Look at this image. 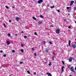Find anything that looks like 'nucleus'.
Wrapping results in <instances>:
<instances>
[{"label": "nucleus", "instance_id": "19", "mask_svg": "<svg viewBox=\"0 0 76 76\" xmlns=\"http://www.w3.org/2000/svg\"><path fill=\"white\" fill-rule=\"evenodd\" d=\"M24 38L25 39H26L27 38V36H24Z\"/></svg>", "mask_w": 76, "mask_h": 76}, {"label": "nucleus", "instance_id": "49", "mask_svg": "<svg viewBox=\"0 0 76 76\" xmlns=\"http://www.w3.org/2000/svg\"><path fill=\"white\" fill-rule=\"evenodd\" d=\"M64 21H66V19H65Z\"/></svg>", "mask_w": 76, "mask_h": 76}, {"label": "nucleus", "instance_id": "2", "mask_svg": "<svg viewBox=\"0 0 76 76\" xmlns=\"http://www.w3.org/2000/svg\"><path fill=\"white\" fill-rule=\"evenodd\" d=\"M71 72H73L74 73H75V71H74V68H73V66H72L71 67Z\"/></svg>", "mask_w": 76, "mask_h": 76}, {"label": "nucleus", "instance_id": "10", "mask_svg": "<svg viewBox=\"0 0 76 76\" xmlns=\"http://www.w3.org/2000/svg\"><path fill=\"white\" fill-rule=\"evenodd\" d=\"M72 47H73V48H76V45L75 44H73L72 45Z\"/></svg>", "mask_w": 76, "mask_h": 76}, {"label": "nucleus", "instance_id": "31", "mask_svg": "<svg viewBox=\"0 0 76 76\" xmlns=\"http://www.w3.org/2000/svg\"><path fill=\"white\" fill-rule=\"evenodd\" d=\"M36 74H37V72H34V75H36Z\"/></svg>", "mask_w": 76, "mask_h": 76}, {"label": "nucleus", "instance_id": "29", "mask_svg": "<svg viewBox=\"0 0 76 76\" xmlns=\"http://www.w3.org/2000/svg\"><path fill=\"white\" fill-rule=\"evenodd\" d=\"M31 49H32V51H34V48H32Z\"/></svg>", "mask_w": 76, "mask_h": 76}, {"label": "nucleus", "instance_id": "53", "mask_svg": "<svg viewBox=\"0 0 76 76\" xmlns=\"http://www.w3.org/2000/svg\"><path fill=\"white\" fill-rule=\"evenodd\" d=\"M75 23L76 24V21H75Z\"/></svg>", "mask_w": 76, "mask_h": 76}, {"label": "nucleus", "instance_id": "20", "mask_svg": "<svg viewBox=\"0 0 76 76\" xmlns=\"http://www.w3.org/2000/svg\"><path fill=\"white\" fill-rule=\"evenodd\" d=\"M12 53H15V50H12Z\"/></svg>", "mask_w": 76, "mask_h": 76}, {"label": "nucleus", "instance_id": "41", "mask_svg": "<svg viewBox=\"0 0 76 76\" xmlns=\"http://www.w3.org/2000/svg\"><path fill=\"white\" fill-rule=\"evenodd\" d=\"M57 11L59 13L60 12V10H58Z\"/></svg>", "mask_w": 76, "mask_h": 76}, {"label": "nucleus", "instance_id": "56", "mask_svg": "<svg viewBox=\"0 0 76 76\" xmlns=\"http://www.w3.org/2000/svg\"><path fill=\"white\" fill-rule=\"evenodd\" d=\"M75 43L76 44V42H75Z\"/></svg>", "mask_w": 76, "mask_h": 76}, {"label": "nucleus", "instance_id": "50", "mask_svg": "<svg viewBox=\"0 0 76 76\" xmlns=\"http://www.w3.org/2000/svg\"><path fill=\"white\" fill-rule=\"evenodd\" d=\"M68 15H70V14H68Z\"/></svg>", "mask_w": 76, "mask_h": 76}, {"label": "nucleus", "instance_id": "11", "mask_svg": "<svg viewBox=\"0 0 76 76\" xmlns=\"http://www.w3.org/2000/svg\"><path fill=\"white\" fill-rule=\"evenodd\" d=\"M65 67L64 66H62V72H63V71H64V68Z\"/></svg>", "mask_w": 76, "mask_h": 76}, {"label": "nucleus", "instance_id": "33", "mask_svg": "<svg viewBox=\"0 0 76 76\" xmlns=\"http://www.w3.org/2000/svg\"><path fill=\"white\" fill-rule=\"evenodd\" d=\"M53 55H56V54H55V53L54 52H53Z\"/></svg>", "mask_w": 76, "mask_h": 76}, {"label": "nucleus", "instance_id": "25", "mask_svg": "<svg viewBox=\"0 0 76 76\" xmlns=\"http://www.w3.org/2000/svg\"><path fill=\"white\" fill-rule=\"evenodd\" d=\"M27 73L28 74H30V72L29 71H27Z\"/></svg>", "mask_w": 76, "mask_h": 76}, {"label": "nucleus", "instance_id": "38", "mask_svg": "<svg viewBox=\"0 0 76 76\" xmlns=\"http://www.w3.org/2000/svg\"><path fill=\"white\" fill-rule=\"evenodd\" d=\"M9 22H12V21L10 20H9Z\"/></svg>", "mask_w": 76, "mask_h": 76}, {"label": "nucleus", "instance_id": "58", "mask_svg": "<svg viewBox=\"0 0 76 76\" xmlns=\"http://www.w3.org/2000/svg\"><path fill=\"white\" fill-rule=\"evenodd\" d=\"M10 76H11V75H10Z\"/></svg>", "mask_w": 76, "mask_h": 76}, {"label": "nucleus", "instance_id": "46", "mask_svg": "<svg viewBox=\"0 0 76 76\" xmlns=\"http://www.w3.org/2000/svg\"><path fill=\"white\" fill-rule=\"evenodd\" d=\"M21 33H23V31H22Z\"/></svg>", "mask_w": 76, "mask_h": 76}, {"label": "nucleus", "instance_id": "57", "mask_svg": "<svg viewBox=\"0 0 76 76\" xmlns=\"http://www.w3.org/2000/svg\"><path fill=\"white\" fill-rule=\"evenodd\" d=\"M12 0V1H13V0Z\"/></svg>", "mask_w": 76, "mask_h": 76}, {"label": "nucleus", "instance_id": "7", "mask_svg": "<svg viewBox=\"0 0 76 76\" xmlns=\"http://www.w3.org/2000/svg\"><path fill=\"white\" fill-rule=\"evenodd\" d=\"M46 75H48V76H52V75H51V74L50 73H47Z\"/></svg>", "mask_w": 76, "mask_h": 76}, {"label": "nucleus", "instance_id": "8", "mask_svg": "<svg viewBox=\"0 0 76 76\" xmlns=\"http://www.w3.org/2000/svg\"><path fill=\"white\" fill-rule=\"evenodd\" d=\"M19 19H20V18H19L18 17H17L16 18V20L17 21H19Z\"/></svg>", "mask_w": 76, "mask_h": 76}, {"label": "nucleus", "instance_id": "13", "mask_svg": "<svg viewBox=\"0 0 76 76\" xmlns=\"http://www.w3.org/2000/svg\"><path fill=\"white\" fill-rule=\"evenodd\" d=\"M51 65H52V64H51V62H50L49 64V66H51Z\"/></svg>", "mask_w": 76, "mask_h": 76}, {"label": "nucleus", "instance_id": "40", "mask_svg": "<svg viewBox=\"0 0 76 76\" xmlns=\"http://www.w3.org/2000/svg\"><path fill=\"white\" fill-rule=\"evenodd\" d=\"M8 36H10V34H8Z\"/></svg>", "mask_w": 76, "mask_h": 76}, {"label": "nucleus", "instance_id": "17", "mask_svg": "<svg viewBox=\"0 0 76 76\" xmlns=\"http://www.w3.org/2000/svg\"><path fill=\"white\" fill-rule=\"evenodd\" d=\"M33 19H34L35 20H37V19H36L34 17H33Z\"/></svg>", "mask_w": 76, "mask_h": 76}, {"label": "nucleus", "instance_id": "24", "mask_svg": "<svg viewBox=\"0 0 76 76\" xmlns=\"http://www.w3.org/2000/svg\"><path fill=\"white\" fill-rule=\"evenodd\" d=\"M4 26L5 27V28H6V24H5L4 23Z\"/></svg>", "mask_w": 76, "mask_h": 76}, {"label": "nucleus", "instance_id": "16", "mask_svg": "<svg viewBox=\"0 0 76 76\" xmlns=\"http://www.w3.org/2000/svg\"><path fill=\"white\" fill-rule=\"evenodd\" d=\"M40 17L41 18H42V19L44 18V16L42 15H41Z\"/></svg>", "mask_w": 76, "mask_h": 76}, {"label": "nucleus", "instance_id": "43", "mask_svg": "<svg viewBox=\"0 0 76 76\" xmlns=\"http://www.w3.org/2000/svg\"><path fill=\"white\" fill-rule=\"evenodd\" d=\"M21 46H23V44H21Z\"/></svg>", "mask_w": 76, "mask_h": 76}, {"label": "nucleus", "instance_id": "47", "mask_svg": "<svg viewBox=\"0 0 76 76\" xmlns=\"http://www.w3.org/2000/svg\"><path fill=\"white\" fill-rule=\"evenodd\" d=\"M75 70H76V66L75 68Z\"/></svg>", "mask_w": 76, "mask_h": 76}, {"label": "nucleus", "instance_id": "32", "mask_svg": "<svg viewBox=\"0 0 76 76\" xmlns=\"http://www.w3.org/2000/svg\"><path fill=\"white\" fill-rule=\"evenodd\" d=\"M76 7H74V10H76Z\"/></svg>", "mask_w": 76, "mask_h": 76}, {"label": "nucleus", "instance_id": "54", "mask_svg": "<svg viewBox=\"0 0 76 76\" xmlns=\"http://www.w3.org/2000/svg\"><path fill=\"white\" fill-rule=\"evenodd\" d=\"M75 41H76V39H75Z\"/></svg>", "mask_w": 76, "mask_h": 76}, {"label": "nucleus", "instance_id": "60", "mask_svg": "<svg viewBox=\"0 0 76 76\" xmlns=\"http://www.w3.org/2000/svg\"><path fill=\"white\" fill-rule=\"evenodd\" d=\"M75 18H76V17H75Z\"/></svg>", "mask_w": 76, "mask_h": 76}, {"label": "nucleus", "instance_id": "9", "mask_svg": "<svg viewBox=\"0 0 76 76\" xmlns=\"http://www.w3.org/2000/svg\"><path fill=\"white\" fill-rule=\"evenodd\" d=\"M42 21L40 20L38 22V23H39V25H41V24L42 23Z\"/></svg>", "mask_w": 76, "mask_h": 76}, {"label": "nucleus", "instance_id": "27", "mask_svg": "<svg viewBox=\"0 0 76 76\" xmlns=\"http://www.w3.org/2000/svg\"><path fill=\"white\" fill-rule=\"evenodd\" d=\"M34 34L35 35H37V33L36 32H35L34 33Z\"/></svg>", "mask_w": 76, "mask_h": 76}, {"label": "nucleus", "instance_id": "36", "mask_svg": "<svg viewBox=\"0 0 76 76\" xmlns=\"http://www.w3.org/2000/svg\"><path fill=\"white\" fill-rule=\"evenodd\" d=\"M34 55L35 56H37V54H36V53H34Z\"/></svg>", "mask_w": 76, "mask_h": 76}, {"label": "nucleus", "instance_id": "1", "mask_svg": "<svg viewBox=\"0 0 76 76\" xmlns=\"http://www.w3.org/2000/svg\"><path fill=\"white\" fill-rule=\"evenodd\" d=\"M45 53H49V48H46L45 50Z\"/></svg>", "mask_w": 76, "mask_h": 76}, {"label": "nucleus", "instance_id": "42", "mask_svg": "<svg viewBox=\"0 0 76 76\" xmlns=\"http://www.w3.org/2000/svg\"><path fill=\"white\" fill-rule=\"evenodd\" d=\"M0 52L2 53H3V51L2 50H1L0 51Z\"/></svg>", "mask_w": 76, "mask_h": 76}, {"label": "nucleus", "instance_id": "3", "mask_svg": "<svg viewBox=\"0 0 76 76\" xmlns=\"http://www.w3.org/2000/svg\"><path fill=\"white\" fill-rule=\"evenodd\" d=\"M37 1L38 2V4H41V3H42V2H43V1H42V0H39Z\"/></svg>", "mask_w": 76, "mask_h": 76}, {"label": "nucleus", "instance_id": "55", "mask_svg": "<svg viewBox=\"0 0 76 76\" xmlns=\"http://www.w3.org/2000/svg\"><path fill=\"white\" fill-rule=\"evenodd\" d=\"M53 39H54V38H53Z\"/></svg>", "mask_w": 76, "mask_h": 76}, {"label": "nucleus", "instance_id": "30", "mask_svg": "<svg viewBox=\"0 0 76 76\" xmlns=\"http://www.w3.org/2000/svg\"><path fill=\"white\" fill-rule=\"evenodd\" d=\"M62 62L63 64H64V61H62Z\"/></svg>", "mask_w": 76, "mask_h": 76}, {"label": "nucleus", "instance_id": "39", "mask_svg": "<svg viewBox=\"0 0 76 76\" xmlns=\"http://www.w3.org/2000/svg\"><path fill=\"white\" fill-rule=\"evenodd\" d=\"M68 28H69V29H70V28H71V27H70V26H69Z\"/></svg>", "mask_w": 76, "mask_h": 76}, {"label": "nucleus", "instance_id": "6", "mask_svg": "<svg viewBox=\"0 0 76 76\" xmlns=\"http://www.w3.org/2000/svg\"><path fill=\"white\" fill-rule=\"evenodd\" d=\"M72 59H73V58H72V57H70V58L69 59V61L71 62L72 61Z\"/></svg>", "mask_w": 76, "mask_h": 76}, {"label": "nucleus", "instance_id": "14", "mask_svg": "<svg viewBox=\"0 0 76 76\" xmlns=\"http://www.w3.org/2000/svg\"><path fill=\"white\" fill-rule=\"evenodd\" d=\"M7 43L8 45H9L10 44V42L8 41L7 42Z\"/></svg>", "mask_w": 76, "mask_h": 76}, {"label": "nucleus", "instance_id": "59", "mask_svg": "<svg viewBox=\"0 0 76 76\" xmlns=\"http://www.w3.org/2000/svg\"><path fill=\"white\" fill-rule=\"evenodd\" d=\"M69 66H70V65H69Z\"/></svg>", "mask_w": 76, "mask_h": 76}, {"label": "nucleus", "instance_id": "35", "mask_svg": "<svg viewBox=\"0 0 76 76\" xmlns=\"http://www.w3.org/2000/svg\"><path fill=\"white\" fill-rule=\"evenodd\" d=\"M20 64H23V62H20Z\"/></svg>", "mask_w": 76, "mask_h": 76}, {"label": "nucleus", "instance_id": "44", "mask_svg": "<svg viewBox=\"0 0 76 76\" xmlns=\"http://www.w3.org/2000/svg\"><path fill=\"white\" fill-rule=\"evenodd\" d=\"M47 6L48 7H49V4H48Z\"/></svg>", "mask_w": 76, "mask_h": 76}, {"label": "nucleus", "instance_id": "28", "mask_svg": "<svg viewBox=\"0 0 76 76\" xmlns=\"http://www.w3.org/2000/svg\"><path fill=\"white\" fill-rule=\"evenodd\" d=\"M4 57H6V54H4Z\"/></svg>", "mask_w": 76, "mask_h": 76}, {"label": "nucleus", "instance_id": "21", "mask_svg": "<svg viewBox=\"0 0 76 76\" xmlns=\"http://www.w3.org/2000/svg\"><path fill=\"white\" fill-rule=\"evenodd\" d=\"M70 7H66V9L67 10H68V9H70Z\"/></svg>", "mask_w": 76, "mask_h": 76}, {"label": "nucleus", "instance_id": "23", "mask_svg": "<svg viewBox=\"0 0 76 76\" xmlns=\"http://www.w3.org/2000/svg\"><path fill=\"white\" fill-rule=\"evenodd\" d=\"M21 52H22V53H23V49H21Z\"/></svg>", "mask_w": 76, "mask_h": 76}, {"label": "nucleus", "instance_id": "4", "mask_svg": "<svg viewBox=\"0 0 76 76\" xmlns=\"http://www.w3.org/2000/svg\"><path fill=\"white\" fill-rule=\"evenodd\" d=\"M60 29H57L56 31V34H59L60 33Z\"/></svg>", "mask_w": 76, "mask_h": 76}, {"label": "nucleus", "instance_id": "15", "mask_svg": "<svg viewBox=\"0 0 76 76\" xmlns=\"http://www.w3.org/2000/svg\"><path fill=\"white\" fill-rule=\"evenodd\" d=\"M69 46H70V42H70V40H69Z\"/></svg>", "mask_w": 76, "mask_h": 76}, {"label": "nucleus", "instance_id": "5", "mask_svg": "<svg viewBox=\"0 0 76 76\" xmlns=\"http://www.w3.org/2000/svg\"><path fill=\"white\" fill-rule=\"evenodd\" d=\"M74 3V1H71V3L70 4V6H72L73 5V3Z\"/></svg>", "mask_w": 76, "mask_h": 76}, {"label": "nucleus", "instance_id": "12", "mask_svg": "<svg viewBox=\"0 0 76 76\" xmlns=\"http://www.w3.org/2000/svg\"><path fill=\"white\" fill-rule=\"evenodd\" d=\"M46 42L45 41H42V43L43 44H44V45H45V43H46Z\"/></svg>", "mask_w": 76, "mask_h": 76}, {"label": "nucleus", "instance_id": "52", "mask_svg": "<svg viewBox=\"0 0 76 76\" xmlns=\"http://www.w3.org/2000/svg\"><path fill=\"white\" fill-rule=\"evenodd\" d=\"M12 8H15V7H12Z\"/></svg>", "mask_w": 76, "mask_h": 76}, {"label": "nucleus", "instance_id": "18", "mask_svg": "<svg viewBox=\"0 0 76 76\" xmlns=\"http://www.w3.org/2000/svg\"><path fill=\"white\" fill-rule=\"evenodd\" d=\"M50 8H51V9H53V8H54V6H51Z\"/></svg>", "mask_w": 76, "mask_h": 76}, {"label": "nucleus", "instance_id": "37", "mask_svg": "<svg viewBox=\"0 0 76 76\" xmlns=\"http://www.w3.org/2000/svg\"><path fill=\"white\" fill-rule=\"evenodd\" d=\"M70 10H68V12H70Z\"/></svg>", "mask_w": 76, "mask_h": 76}, {"label": "nucleus", "instance_id": "22", "mask_svg": "<svg viewBox=\"0 0 76 76\" xmlns=\"http://www.w3.org/2000/svg\"><path fill=\"white\" fill-rule=\"evenodd\" d=\"M49 44H52V42H51V41H49Z\"/></svg>", "mask_w": 76, "mask_h": 76}, {"label": "nucleus", "instance_id": "26", "mask_svg": "<svg viewBox=\"0 0 76 76\" xmlns=\"http://www.w3.org/2000/svg\"><path fill=\"white\" fill-rule=\"evenodd\" d=\"M5 7L6 8V9H9V7H7V6H6Z\"/></svg>", "mask_w": 76, "mask_h": 76}, {"label": "nucleus", "instance_id": "34", "mask_svg": "<svg viewBox=\"0 0 76 76\" xmlns=\"http://www.w3.org/2000/svg\"><path fill=\"white\" fill-rule=\"evenodd\" d=\"M50 26L51 27H54V26L52 25H50Z\"/></svg>", "mask_w": 76, "mask_h": 76}, {"label": "nucleus", "instance_id": "48", "mask_svg": "<svg viewBox=\"0 0 76 76\" xmlns=\"http://www.w3.org/2000/svg\"><path fill=\"white\" fill-rule=\"evenodd\" d=\"M53 60H54V57H53Z\"/></svg>", "mask_w": 76, "mask_h": 76}, {"label": "nucleus", "instance_id": "51", "mask_svg": "<svg viewBox=\"0 0 76 76\" xmlns=\"http://www.w3.org/2000/svg\"><path fill=\"white\" fill-rule=\"evenodd\" d=\"M69 76H72V75H69Z\"/></svg>", "mask_w": 76, "mask_h": 76}, {"label": "nucleus", "instance_id": "45", "mask_svg": "<svg viewBox=\"0 0 76 76\" xmlns=\"http://www.w3.org/2000/svg\"><path fill=\"white\" fill-rule=\"evenodd\" d=\"M15 35H16V36H18V35L17 34H15Z\"/></svg>", "mask_w": 76, "mask_h": 76}]
</instances>
